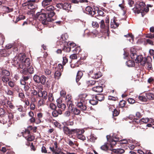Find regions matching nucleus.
Wrapping results in <instances>:
<instances>
[{
    "label": "nucleus",
    "mask_w": 154,
    "mask_h": 154,
    "mask_svg": "<svg viewBox=\"0 0 154 154\" xmlns=\"http://www.w3.org/2000/svg\"><path fill=\"white\" fill-rule=\"evenodd\" d=\"M25 56L23 54H19L18 56H15L12 60L13 65L15 66H18V68L23 69L24 66L28 67L30 64V60L29 58L24 60Z\"/></svg>",
    "instance_id": "f257e3e1"
},
{
    "label": "nucleus",
    "mask_w": 154,
    "mask_h": 154,
    "mask_svg": "<svg viewBox=\"0 0 154 154\" xmlns=\"http://www.w3.org/2000/svg\"><path fill=\"white\" fill-rule=\"evenodd\" d=\"M60 95L61 97H64L66 95V91L63 90H62L60 91Z\"/></svg>",
    "instance_id": "680f3d73"
},
{
    "label": "nucleus",
    "mask_w": 154,
    "mask_h": 154,
    "mask_svg": "<svg viewBox=\"0 0 154 154\" xmlns=\"http://www.w3.org/2000/svg\"><path fill=\"white\" fill-rule=\"evenodd\" d=\"M58 69L57 70H58L60 72H63V66L61 64H59L58 65Z\"/></svg>",
    "instance_id": "603ef678"
},
{
    "label": "nucleus",
    "mask_w": 154,
    "mask_h": 154,
    "mask_svg": "<svg viewBox=\"0 0 154 154\" xmlns=\"http://www.w3.org/2000/svg\"><path fill=\"white\" fill-rule=\"evenodd\" d=\"M135 60L136 63H140L141 65L144 66L147 61V60L146 58H143L142 55H139L137 56Z\"/></svg>",
    "instance_id": "423d86ee"
},
{
    "label": "nucleus",
    "mask_w": 154,
    "mask_h": 154,
    "mask_svg": "<svg viewBox=\"0 0 154 154\" xmlns=\"http://www.w3.org/2000/svg\"><path fill=\"white\" fill-rule=\"evenodd\" d=\"M7 50L5 49L0 50V57H6L9 53L8 52Z\"/></svg>",
    "instance_id": "aec40b11"
},
{
    "label": "nucleus",
    "mask_w": 154,
    "mask_h": 154,
    "mask_svg": "<svg viewBox=\"0 0 154 154\" xmlns=\"http://www.w3.org/2000/svg\"><path fill=\"white\" fill-rule=\"evenodd\" d=\"M50 107L52 109L55 110L56 108V105L53 103H51L50 104Z\"/></svg>",
    "instance_id": "4d7b16f0"
},
{
    "label": "nucleus",
    "mask_w": 154,
    "mask_h": 154,
    "mask_svg": "<svg viewBox=\"0 0 154 154\" xmlns=\"http://www.w3.org/2000/svg\"><path fill=\"white\" fill-rule=\"evenodd\" d=\"M30 108L32 110H34L35 109V106L34 103H31L30 105Z\"/></svg>",
    "instance_id": "0e129e2a"
},
{
    "label": "nucleus",
    "mask_w": 154,
    "mask_h": 154,
    "mask_svg": "<svg viewBox=\"0 0 154 154\" xmlns=\"http://www.w3.org/2000/svg\"><path fill=\"white\" fill-rule=\"evenodd\" d=\"M8 116L9 119V122L12 124L14 117L13 114L11 112H8Z\"/></svg>",
    "instance_id": "2f4dec72"
},
{
    "label": "nucleus",
    "mask_w": 154,
    "mask_h": 154,
    "mask_svg": "<svg viewBox=\"0 0 154 154\" xmlns=\"http://www.w3.org/2000/svg\"><path fill=\"white\" fill-rule=\"evenodd\" d=\"M106 138L108 141L110 143L111 146L115 145L116 143V142L119 140V138L114 135L111 136V135H107Z\"/></svg>",
    "instance_id": "39448f33"
},
{
    "label": "nucleus",
    "mask_w": 154,
    "mask_h": 154,
    "mask_svg": "<svg viewBox=\"0 0 154 154\" xmlns=\"http://www.w3.org/2000/svg\"><path fill=\"white\" fill-rule=\"evenodd\" d=\"M146 97L149 100H153L154 98V94L152 93L148 92L146 94Z\"/></svg>",
    "instance_id": "c756f323"
},
{
    "label": "nucleus",
    "mask_w": 154,
    "mask_h": 154,
    "mask_svg": "<svg viewBox=\"0 0 154 154\" xmlns=\"http://www.w3.org/2000/svg\"><path fill=\"white\" fill-rule=\"evenodd\" d=\"M76 129H70L68 127L64 126L63 128V130L64 134L69 135L75 134V131H76Z\"/></svg>",
    "instance_id": "0eeeda50"
},
{
    "label": "nucleus",
    "mask_w": 154,
    "mask_h": 154,
    "mask_svg": "<svg viewBox=\"0 0 154 154\" xmlns=\"http://www.w3.org/2000/svg\"><path fill=\"white\" fill-rule=\"evenodd\" d=\"M61 38L63 40H66L67 38H68V36L66 33H65L62 35L61 36Z\"/></svg>",
    "instance_id": "13d9d810"
},
{
    "label": "nucleus",
    "mask_w": 154,
    "mask_h": 154,
    "mask_svg": "<svg viewBox=\"0 0 154 154\" xmlns=\"http://www.w3.org/2000/svg\"><path fill=\"white\" fill-rule=\"evenodd\" d=\"M149 121V119L147 118H143L140 120L136 119H134V120L133 121V123L134 124H135V123L137 124H142V123H146L148 122Z\"/></svg>",
    "instance_id": "9d476101"
},
{
    "label": "nucleus",
    "mask_w": 154,
    "mask_h": 154,
    "mask_svg": "<svg viewBox=\"0 0 154 154\" xmlns=\"http://www.w3.org/2000/svg\"><path fill=\"white\" fill-rule=\"evenodd\" d=\"M76 131H75V133H76L77 136L78 138L82 140H85V137L82 134L84 133V131L83 130L76 129Z\"/></svg>",
    "instance_id": "6e6552de"
},
{
    "label": "nucleus",
    "mask_w": 154,
    "mask_h": 154,
    "mask_svg": "<svg viewBox=\"0 0 154 154\" xmlns=\"http://www.w3.org/2000/svg\"><path fill=\"white\" fill-rule=\"evenodd\" d=\"M52 2V0H43L42 2V6L45 8L50 5Z\"/></svg>",
    "instance_id": "f3484780"
},
{
    "label": "nucleus",
    "mask_w": 154,
    "mask_h": 154,
    "mask_svg": "<svg viewBox=\"0 0 154 154\" xmlns=\"http://www.w3.org/2000/svg\"><path fill=\"white\" fill-rule=\"evenodd\" d=\"M38 95V91L35 90H32L31 92V95L35 97H37V95Z\"/></svg>",
    "instance_id": "864d4df0"
},
{
    "label": "nucleus",
    "mask_w": 154,
    "mask_h": 154,
    "mask_svg": "<svg viewBox=\"0 0 154 154\" xmlns=\"http://www.w3.org/2000/svg\"><path fill=\"white\" fill-rule=\"evenodd\" d=\"M82 75L83 73L82 71H79L78 72L76 78V82L78 83V84L79 85L80 84V83L78 82L79 81L80 79L82 77Z\"/></svg>",
    "instance_id": "a211bd4d"
},
{
    "label": "nucleus",
    "mask_w": 154,
    "mask_h": 154,
    "mask_svg": "<svg viewBox=\"0 0 154 154\" xmlns=\"http://www.w3.org/2000/svg\"><path fill=\"white\" fill-rule=\"evenodd\" d=\"M87 95L86 94H83L79 95V98L77 103V106L82 111H85L86 109V104L87 101L86 99Z\"/></svg>",
    "instance_id": "f03ea898"
},
{
    "label": "nucleus",
    "mask_w": 154,
    "mask_h": 154,
    "mask_svg": "<svg viewBox=\"0 0 154 154\" xmlns=\"http://www.w3.org/2000/svg\"><path fill=\"white\" fill-rule=\"evenodd\" d=\"M61 72L57 70L55 72L54 77L55 79H59L61 75Z\"/></svg>",
    "instance_id": "c85d7f7f"
},
{
    "label": "nucleus",
    "mask_w": 154,
    "mask_h": 154,
    "mask_svg": "<svg viewBox=\"0 0 154 154\" xmlns=\"http://www.w3.org/2000/svg\"><path fill=\"white\" fill-rule=\"evenodd\" d=\"M57 106L58 108V110H60L61 111L62 113V112L64 111L66 108V106L65 104L61 103H58L57 104Z\"/></svg>",
    "instance_id": "2eb2a0df"
},
{
    "label": "nucleus",
    "mask_w": 154,
    "mask_h": 154,
    "mask_svg": "<svg viewBox=\"0 0 154 154\" xmlns=\"http://www.w3.org/2000/svg\"><path fill=\"white\" fill-rule=\"evenodd\" d=\"M128 67H132L134 66L135 63L134 61L131 60H129L126 63Z\"/></svg>",
    "instance_id": "473e14b6"
},
{
    "label": "nucleus",
    "mask_w": 154,
    "mask_h": 154,
    "mask_svg": "<svg viewBox=\"0 0 154 154\" xmlns=\"http://www.w3.org/2000/svg\"><path fill=\"white\" fill-rule=\"evenodd\" d=\"M28 72L30 74H32L33 73L34 70L33 68L32 67H30L28 69Z\"/></svg>",
    "instance_id": "e2e57ef3"
},
{
    "label": "nucleus",
    "mask_w": 154,
    "mask_h": 154,
    "mask_svg": "<svg viewBox=\"0 0 154 154\" xmlns=\"http://www.w3.org/2000/svg\"><path fill=\"white\" fill-rule=\"evenodd\" d=\"M92 26L94 28H98V27L99 25L97 22H93L92 23Z\"/></svg>",
    "instance_id": "5fc2aeb1"
},
{
    "label": "nucleus",
    "mask_w": 154,
    "mask_h": 154,
    "mask_svg": "<svg viewBox=\"0 0 154 154\" xmlns=\"http://www.w3.org/2000/svg\"><path fill=\"white\" fill-rule=\"evenodd\" d=\"M69 57L72 59H76L77 58V55L76 54H73L71 55Z\"/></svg>",
    "instance_id": "bf43d9fd"
},
{
    "label": "nucleus",
    "mask_w": 154,
    "mask_h": 154,
    "mask_svg": "<svg viewBox=\"0 0 154 154\" xmlns=\"http://www.w3.org/2000/svg\"><path fill=\"white\" fill-rule=\"evenodd\" d=\"M39 76L38 75H35L33 77L34 80L37 83H39Z\"/></svg>",
    "instance_id": "37998d69"
},
{
    "label": "nucleus",
    "mask_w": 154,
    "mask_h": 154,
    "mask_svg": "<svg viewBox=\"0 0 154 154\" xmlns=\"http://www.w3.org/2000/svg\"><path fill=\"white\" fill-rule=\"evenodd\" d=\"M132 50V49H131V51H130V56L132 59L135 60V58L137 57V55L135 53V51L132 52L131 51Z\"/></svg>",
    "instance_id": "4c0bfd02"
},
{
    "label": "nucleus",
    "mask_w": 154,
    "mask_h": 154,
    "mask_svg": "<svg viewBox=\"0 0 154 154\" xmlns=\"http://www.w3.org/2000/svg\"><path fill=\"white\" fill-rule=\"evenodd\" d=\"M63 50L65 51L69 52L71 51V48L69 46L68 47L65 46L64 47Z\"/></svg>",
    "instance_id": "338daca9"
},
{
    "label": "nucleus",
    "mask_w": 154,
    "mask_h": 154,
    "mask_svg": "<svg viewBox=\"0 0 154 154\" xmlns=\"http://www.w3.org/2000/svg\"><path fill=\"white\" fill-rule=\"evenodd\" d=\"M2 80L5 83H6L9 81L10 77L9 76H2Z\"/></svg>",
    "instance_id": "72a5a7b5"
},
{
    "label": "nucleus",
    "mask_w": 154,
    "mask_h": 154,
    "mask_svg": "<svg viewBox=\"0 0 154 154\" xmlns=\"http://www.w3.org/2000/svg\"><path fill=\"white\" fill-rule=\"evenodd\" d=\"M5 92L8 95L11 96L13 94V92L8 88L7 90H6Z\"/></svg>",
    "instance_id": "3c124183"
},
{
    "label": "nucleus",
    "mask_w": 154,
    "mask_h": 154,
    "mask_svg": "<svg viewBox=\"0 0 154 154\" xmlns=\"http://www.w3.org/2000/svg\"><path fill=\"white\" fill-rule=\"evenodd\" d=\"M96 82V81L95 80H91L87 82V84L89 85H94Z\"/></svg>",
    "instance_id": "8fccbe9b"
},
{
    "label": "nucleus",
    "mask_w": 154,
    "mask_h": 154,
    "mask_svg": "<svg viewBox=\"0 0 154 154\" xmlns=\"http://www.w3.org/2000/svg\"><path fill=\"white\" fill-rule=\"evenodd\" d=\"M86 11V13L92 16L94 15L96 13V11H93L92 8L89 6H88L86 7L85 9Z\"/></svg>",
    "instance_id": "ddd939ff"
},
{
    "label": "nucleus",
    "mask_w": 154,
    "mask_h": 154,
    "mask_svg": "<svg viewBox=\"0 0 154 154\" xmlns=\"http://www.w3.org/2000/svg\"><path fill=\"white\" fill-rule=\"evenodd\" d=\"M146 6L144 3L141 2L139 3L138 7H136L132 9L134 13H135L139 14L141 13L142 16L143 17L145 15V14L143 13V8Z\"/></svg>",
    "instance_id": "20e7f679"
},
{
    "label": "nucleus",
    "mask_w": 154,
    "mask_h": 154,
    "mask_svg": "<svg viewBox=\"0 0 154 154\" xmlns=\"http://www.w3.org/2000/svg\"><path fill=\"white\" fill-rule=\"evenodd\" d=\"M41 79L39 80V83H41L43 85H44L46 83V77L44 75L41 76Z\"/></svg>",
    "instance_id": "7c9ffc66"
},
{
    "label": "nucleus",
    "mask_w": 154,
    "mask_h": 154,
    "mask_svg": "<svg viewBox=\"0 0 154 154\" xmlns=\"http://www.w3.org/2000/svg\"><path fill=\"white\" fill-rule=\"evenodd\" d=\"M126 103V102L124 100H122L120 101L119 103V106L121 108H123L124 107Z\"/></svg>",
    "instance_id": "c03bdc74"
},
{
    "label": "nucleus",
    "mask_w": 154,
    "mask_h": 154,
    "mask_svg": "<svg viewBox=\"0 0 154 154\" xmlns=\"http://www.w3.org/2000/svg\"><path fill=\"white\" fill-rule=\"evenodd\" d=\"M22 69L20 70V72L22 74L26 75V74L28 72V69L26 67L24 66V67Z\"/></svg>",
    "instance_id": "79ce46f5"
},
{
    "label": "nucleus",
    "mask_w": 154,
    "mask_h": 154,
    "mask_svg": "<svg viewBox=\"0 0 154 154\" xmlns=\"http://www.w3.org/2000/svg\"><path fill=\"white\" fill-rule=\"evenodd\" d=\"M38 96L42 97V99L46 100L48 97V93L46 91H42L39 89L38 90Z\"/></svg>",
    "instance_id": "1a4fd4ad"
},
{
    "label": "nucleus",
    "mask_w": 154,
    "mask_h": 154,
    "mask_svg": "<svg viewBox=\"0 0 154 154\" xmlns=\"http://www.w3.org/2000/svg\"><path fill=\"white\" fill-rule=\"evenodd\" d=\"M119 114V112L116 109H114L113 113V116H117Z\"/></svg>",
    "instance_id": "052dcab7"
},
{
    "label": "nucleus",
    "mask_w": 154,
    "mask_h": 154,
    "mask_svg": "<svg viewBox=\"0 0 154 154\" xmlns=\"http://www.w3.org/2000/svg\"><path fill=\"white\" fill-rule=\"evenodd\" d=\"M59 5V7H62L63 9L69 10L70 9L71 6V5L69 3H65L64 4L60 3L57 5Z\"/></svg>",
    "instance_id": "f8f14e48"
},
{
    "label": "nucleus",
    "mask_w": 154,
    "mask_h": 154,
    "mask_svg": "<svg viewBox=\"0 0 154 154\" xmlns=\"http://www.w3.org/2000/svg\"><path fill=\"white\" fill-rule=\"evenodd\" d=\"M1 70L2 71L1 75L2 76H9L10 73L6 69H1Z\"/></svg>",
    "instance_id": "393cba45"
},
{
    "label": "nucleus",
    "mask_w": 154,
    "mask_h": 154,
    "mask_svg": "<svg viewBox=\"0 0 154 154\" xmlns=\"http://www.w3.org/2000/svg\"><path fill=\"white\" fill-rule=\"evenodd\" d=\"M25 16L23 15H20L19 17L17 18L16 21H15V23H16L19 21L21 20H24L25 19Z\"/></svg>",
    "instance_id": "ea45409f"
},
{
    "label": "nucleus",
    "mask_w": 154,
    "mask_h": 154,
    "mask_svg": "<svg viewBox=\"0 0 154 154\" xmlns=\"http://www.w3.org/2000/svg\"><path fill=\"white\" fill-rule=\"evenodd\" d=\"M45 8V9H42V10H44V12H46L47 14L48 12H50L54 11V7L52 5H50L46 7Z\"/></svg>",
    "instance_id": "dca6fc26"
},
{
    "label": "nucleus",
    "mask_w": 154,
    "mask_h": 154,
    "mask_svg": "<svg viewBox=\"0 0 154 154\" xmlns=\"http://www.w3.org/2000/svg\"><path fill=\"white\" fill-rule=\"evenodd\" d=\"M89 102L91 104L94 105H96L98 103V101L95 97H94L92 99L89 101Z\"/></svg>",
    "instance_id": "cd10ccee"
},
{
    "label": "nucleus",
    "mask_w": 154,
    "mask_h": 154,
    "mask_svg": "<svg viewBox=\"0 0 154 154\" xmlns=\"http://www.w3.org/2000/svg\"><path fill=\"white\" fill-rule=\"evenodd\" d=\"M44 99H42L38 100V106H43L45 102Z\"/></svg>",
    "instance_id": "58836bf2"
},
{
    "label": "nucleus",
    "mask_w": 154,
    "mask_h": 154,
    "mask_svg": "<svg viewBox=\"0 0 154 154\" xmlns=\"http://www.w3.org/2000/svg\"><path fill=\"white\" fill-rule=\"evenodd\" d=\"M119 23H117L114 19L112 20L110 23V27L114 29L117 28L119 26Z\"/></svg>",
    "instance_id": "6ab92c4d"
},
{
    "label": "nucleus",
    "mask_w": 154,
    "mask_h": 154,
    "mask_svg": "<svg viewBox=\"0 0 154 154\" xmlns=\"http://www.w3.org/2000/svg\"><path fill=\"white\" fill-rule=\"evenodd\" d=\"M37 97H35L32 95H31L30 99L31 103H34L36 101Z\"/></svg>",
    "instance_id": "49530a36"
},
{
    "label": "nucleus",
    "mask_w": 154,
    "mask_h": 154,
    "mask_svg": "<svg viewBox=\"0 0 154 154\" xmlns=\"http://www.w3.org/2000/svg\"><path fill=\"white\" fill-rule=\"evenodd\" d=\"M48 97V100L49 102H52L54 100V97L52 93H49Z\"/></svg>",
    "instance_id": "a19ab883"
},
{
    "label": "nucleus",
    "mask_w": 154,
    "mask_h": 154,
    "mask_svg": "<svg viewBox=\"0 0 154 154\" xmlns=\"http://www.w3.org/2000/svg\"><path fill=\"white\" fill-rule=\"evenodd\" d=\"M65 123L66 125L67 126H73L74 125L73 121H71L70 120L67 121Z\"/></svg>",
    "instance_id": "09e8293b"
},
{
    "label": "nucleus",
    "mask_w": 154,
    "mask_h": 154,
    "mask_svg": "<svg viewBox=\"0 0 154 154\" xmlns=\"http://www.w3.org/2000/svg\"><path fill=\"white\" fill-rule=\"evenodd\" d=\"M103 88L102 86H97L93 87L92 88V90L96 92L100 93L103 91Z\"/></svg>",
    "instance_id": "4468645a"
},
{
    "label": "nucleus",
    "mask_w": 154,
    "mask_h": 154,
    "mask_svg": "<svg viewBox=\"0 0 154 154\" xmlns=\"http://www.w3.org/2000/svg\"><path fill=\"white\" fill-rule=\"evenodd\" d=\"M35 2V0L28 1V8L29 9H32L34 8V7H33V3Z\"/></svg>",
    "instance_id": "bb28decb"
},
{
    "label": "nucleus",
    "mask_w": 154,
    "mask_h": 154,
    "mask_svg": "<svg viewBox=\"0 0 154 154\" xmlns=\"http://www.w3.org/2000/svg\"><path fill=\"white\" fill-rule=\"evenodd\" d=\"M44 10H42L40 12L36 14L37 18L42 21V24L44 25H47L48 24L50 20L49 18H47L46 14L44 12Z\"/></svg>",
    "instance_id": "7ed1b4c3"
},
{
    "label": "nucleus",
    "mask_w": 154,
    "mask_h": 154,
    "mask_svg": "<svg viewBox=\"0 0 154 154\" xmlns=\"http://www.w3.org/2000/svg\"><path fill=\"white\" fill-rule=\"evenodd\" d=\"M100 26L101 28L103 29L105 31H106L107 33L109 34V24L105 25L104 21L103 20H101L100 23Z\"/></svg>",
    "instance_id": "9b49d317"
},
{
    "label": "nucleus",
    "mask_w": 154,
    "mask_h": 154,
    "mask_svg": "<svg viewBox=\"0 0 154 154\" xmlns=\"http://www.w3.org/2000/svg\"><path fill=\"white\" fill-rule=\"evenodd\" d=\"M25 138L27 140L31 141L34 139V137L32 135L30 134L29 135H27V137Z\"/></svg>",
    "instance_id": "e433bc0d"
},
{
    "label": "nucleus",
    "mask_w": 154,
    "mask_h": 154,
    "mask_svg": "<svg viewBox=\"0 0 154 154\" xmlns=\"http://www.w3.org/2000/svg\"><path fill=\"white\" fill-rule=\"evenodd\" d=\"M72 97L70 95L68 94L66 96V101H68L72 100H71Z\"/></svg>",
    "instance_id": "774afa93"
},
{
    "label": "nucleus",
    "mask_w": 154,
    "mask_h": 154,
    "mask_svg": "<svg viewBox=\"0 0 154 154\" xmlns=\"http://www.w3.org/2000/svg\"><path fill=\"white\" fill-rule=\"evenodd\" d=\"M102 76V74L100 72H95L93 75H91V77L94 79H98Z\"/></svg>",
    "instance_id": "412c9836"
},
{
    "label": "nucleus",
    "mask_w": 154,
    "mask_h": 154,
    "mask_svg": "<svg viewBox=\"0 0 154 154\" xmlns=\"http://www.w3.org/2000/svg\"><path fill=\"white\" fill-rule=\"evenodd\" d=\"M5 39L4 36L2 34L0 35V45H2Z\"/></svg>",
    "instance_id": "a18cd8bd"
},
{
    "label": "nucleus",
    "mask_w": 154,
    "mask_h": 154,
    "mask_svg": "<svg viewBox=\"0 0 154 154\" xmlns=\"http://www.w3.org/2000/svg\"><path fill=\"white\" fill-rule=\"evenodd\" d=\"M50 149L53 152V154H59L60 153V149H56L54 147H50Z\"/></svg>",
    "instance_id": "a878e982"
},
{
    "label": "nucleus",
    "mask_w": 154,
    "mask_h": 154,
    "mask_svg": "<svg viewBox=\"0 0 154 154\" xmlns=\"http://www.w3.org/2000/svg\"><path fill=\"white\" fill-rule=\"evenodd\" d=\"M47 18H49L50 20L49 22H51L54 21L55 19L52 18V17L55 15V13L54 11L51 12H48Z\"/></svg>",
    "instance_id": "5701e85b"
},
{
    "label": "nucleus",
    "mask_w": 154,
    "mask_h": 154,
    "mask_svg": "<svg viewBox=\"0 0 154 154\" xmlns=\"http://www.w3.org/2000/svg\"><path fill=\"white\" fill-rule=\"evenodd\" d=\"M74 113L76 115H78L80 113V111L77 108H75L73 111Z\"/></svg>",
    "instance_id": "6e6d98bb"
},
{
    "label": "nucleus",
    "mask_w": 154,
    "mask_h": 154,
    "mask_svg": "<svg viewBox=\"0 0 154 154\" xmlns=\"http://www.w3.org/2000/svg\"><path fill=\"white\" fill-rule=\"evenodd\" d=\"M96 99L97 100L99 101H102L104 100V97L103 94H100L98 95V96H95Z\"/></svg>",
    "instance_id": "f704fd0d"
},
{
    "label": "nucleus",
    "mask_w": 154,
    "mask_h": 154,
    "mask_svg": "<svg viewBox=\"0 0 154 154\" xmlns=\"http://www.w3.org/2000/svg\"><path fill=\"white\" fill-rule=\"evenodd\" d=\"M22 134L23 137L26 138L27 137V135H29L30 134V131L28 130H25L24 132H21Z\"/></svg>",
    "instance_id": "c9c22d12"
},
{
    "label": "nucleus",
    "mask_w": 154,
    "mask_h": 154,
    "mask_svg": "<svg viewBox=\"0 0 154 154\" xmlns=\"http://www.w3.org/2000/svg\"><path fill=\"white\" fill-rule=\"evenodd\" d=\"M62 114L61 111L60 110H54L52 112V115L54 117H57L59 115Z\"/></svg>",
    "instance_id": "b1692460"
},
{
    "label": "nucleus",
    "mask_w": 154,
    "mask_h": 154,
    "mask_svg": "<svg viewBox=\"0 0 154 154\" xmlns=\"http://www.w3.org/2000/svg\"><path fill=\"white\" fill-rule=\"evenodd\" d=\"M6 103L11 109H13L14 108V106L10 101L9 100L7 101Z\"/></svg>",
    "instance_id": "de8ad7c7"
},
{
    "label": "nucleus",
    "mask_w": 154,
    "mask_h": 154,
    "mask_svg": "<svg viewBox=\"0 0 154 154\" xmlns=\"http://www.w3.org/2000/svg\"><path fill=\"white\" fill-rule=\"evenodd\" d=\"M67 103V106L68 107L69 110H72L73 109L74 106L72 103V100L66 101Z\"/></svg>",
    "instance_id": "4be33fe9"
},
{
    "label": "nucleus",
    "mask_w": 154,
    "mask_h": 154,
    "mask_svg": "<svg viewBox=\"0 0 154 154\" xmlns=\"http://www.w3.org/2000/svg\"><path fill=\"white\" fill-rule=\"evenodd\" d=\"M8 84L9 86L11 88L14 87L15 85V83L11 81H9Z\"/></svg>",
    "instance_id": "69168bd1"
}]
</instances>
